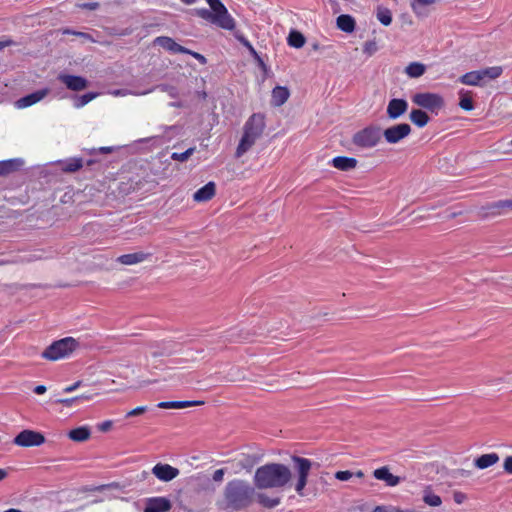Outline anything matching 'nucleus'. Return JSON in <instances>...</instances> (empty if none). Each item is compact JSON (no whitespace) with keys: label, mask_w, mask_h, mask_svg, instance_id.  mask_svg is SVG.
I'll return each mask as SVG.
<instances>
[{"label":"nucleus","mask_w":512,"mask_h":512,"mask_svg":"<svg viewBox=\"0 0 512 512\" xmlns=\"http://www.w3.org/2000/svg\"><path fill=\"white\" fill-rule=\"evenodd\" d=\"M254 496L255 489L248 482L235 479L226 484L221 505L225 510L238 511L250 506Z\"/></svg>","instance_id":"obj_1"},{"label":"nucleus","mask_w":512,"mask_h":512,"mask_svg":"<svg viewBox=\"0 0 512 512\" xmlns=\"http://www.w3.org/2000/svg\"><path fill=\"white\" fill-rule=\"evenodd\" d=\"M290 469L279 463H270L257 468L254 484L259 489L281 488L291 479Z\"/></svg>","instance_id":"obj_2"},{"label":"nucleus","mask_w":512,"mask_h":512,"mask_svg":"<svg viewBox=\"0 0 512 512\" xmlns=\"http://www.w3.org/2000/svg\"><path fill=\"white\" fill-rule=\"evenodd\" d=\"M206 2L210 9H197V16L221 29L229 31L235 29L236 22L234 18L220 0H206Z\"/></svg>","instance_id":"obj_3"},{"label":"nucleus","mask_w":512,"mask_h":512,"mask_svg":"<svg viewBox=\"0 0 512 512\" xmlns=\"http://www.w3.org/2000/svg\"><path fill=\"white\" fill-rule=\"evenodd\" d=\"M265 129L264 116L261 114H253L245 122L243 127V135L236 148L235 156L237 158L248 152L256 141L262 136Z\"/></svg>","instance_id":"obj_4"},{"label":"nucleus","mask_w":512,"mask_h":512,"mask_svg":"<svg viewBox=\"0 0 512 512\" xmlns=\"http://www.w3.org/2000/svg\"><path fill=\"white\" fill-rule=\"evenodd\" d=\"M78 347L79 342L75 338L65 337L48 346L42 353V357L50 361H57L69 357Z\"/></svg>","instance_id":"obj_5"},{"label":"nucleus","mask_w":512,"mask_h":512,"mask_svg":"<svg viewBox=\"0 0 512 512\" xmlns=\"http://www.w3.org/2000/svg\"><path fill=\"white\" fill-rule=\"evenodd\" d=\"M201 401H163L156 405H142L130 410L126 416H136L144 413L156 414L157 408L161 409H184L191 406L201 405Z\"/></svg>","instance_id":"obj_6"},{"label":"nucleus","mask_w":512,"mask_h":512,"mask_svg":"<svg viewBox=\"0 0 512 512\" xmlns=\"http://www.w3.org/2000/svg\"><path fill=\"white\" fill-rule=\"evenodd\" d=\"M411 101L418 107L437 114L445 105L444 98L437 93L418 92L411 96Z\"/></svg>","instance_id":"obj_7"},{"label":"nucleus","mask_w":512,"mask_h":512,"mask_svg":"<svg viewBox=\"0 0 512 512\" xmlns=\"http://www.w3.org/2000/svg\"><path fill=\"white\" fill-rule=\"evenodd\" d=\"M382 133L377 126L365 127L353 135L352 142L360 148L368 149L375 147L381 140Z\"/></svg>","instance_id":"obj_8"},{"label":"nucleus","mask_w":512,"mask_h":512,"mask_svg":"<svg viewBox=\"0 0 512 512\" xmlns=\"http://www.w3.org/2000/svg\"><path fill=\"white\" fill-rule=\"evenodd\" d=\"M292 461L294 463V470L297 473L295 490L302 496L303 490L307 484V478L312 467V462L307 458L299 456H292Z\"/></svg>","instance_id":"obj_9"},{"label":"nucleus","mask_w":512,"mask_h":512,"mask_svg":"<svg viewBox=\"0 0 512 512\" xmlns=\"http://www.w3.org/2000/svg\"><path fill=\"white\" fill-rule=\"evenodd\" d=\"M13 443L24 448L39 447L45 443V436L38 431L25 429L16 435Z\"/></svg>","instance_id":"obj_10"},{"label":"nucleus","mask_w":512,"mask_h":512,"mask_svg":"<svg viewBox=\"0 0 512 512\" xmlns=\"http://www.w3.org/2000/svg\"><path fill=\"white\" fill-rule=\"evenodd\" d=\"M411 133V127L407 123H400L386 128L382 136L389 144H397L408 137Z\"/></svg>","instance_id":"obj_11"},{"label":"nucleus","mask_w":512,"mask_h":512,"mask_svg":"<svg viewBox=\"0 0 512 512\" xmlns=\"http://www.w3.org/2000/svg\"><path fill=\"white\" fill-rule=\"evenodd\" d=\"M408 102L405 99L393 98L388 102L386 113L389 119L396 120L406 113Z\"/></svg>","instance_id":"obj_12"},{"label":"nucleus","mask_w":512,"mask_h":512,"mask_svg":"<svg viewBox=\"0 0 512 512\" xmlns=\"http://www.w3.org/2000/svg\"><path fill=\"white\" fill-rule=\"evenodd\" d=\"M152 473L159 480L168 482L179 475V470L177 468L170 466L169 464L158 463L153 467Z\"/></svg>","instance_id":"obj_13"},{"label":"nucleus","mask_w":512,"mask_h":512,"mask_svg":"<svg viewBox=\"0 0 512 512\" xmlns=\"http://www.w3.org/2000/svg\"><path fill=\"white\" fill-rule=\"evenodd\" d=\"M58 79L72 91H80L87 87V80L81 76L59 74Z\"/></svg>","instance_id":"obj_14"},{"label":"nucleus","mask_w":512,"mask_h":512,"mask_svg":"<svg viewBox=\"0 0 512 512\" xmlns=\"http://www.w3.org/2000/svg\"><path fill=\"white\" fill-rule=\"evenodd\" d=\"M47 94L48 89L38 90L36 92H33L27 96L18 99L15 103V106L18 109L27 108L41 101Z\"/></svg>","instance_id":"obj_15"},{"label":"nucleus","mask_w":512,"mask_h":512,"mask_svg":"<svg viewBox=\"0 0 512 512\" xmlns=\"http://www.w3.org/2000/svg\"><path fill=\"white\" fill-rule=\"evenodd\" d=\"M171 509V503L164 497H154L147 500L144 512H167Z\"/></svg>","instance_id":"obj_16"},{"label":"nucleus","mask_w":512,"mask_h":512,"mask_svg":"<svg viewBox=\"0 0 512 512\" xmlns=\"http://www.w3.org/2000/svg\"><path fill=\"white\" fill-rule=\"evenodd\" d=\"M215 194L216 185L214 182L210 181L193 194V200L198 203L207 202L211 200Z\"/></svg>","instance_id":"obj_17"},{"label":"nucleus","mask_w":512,"mask_h":512,"mask_svg":"<svg viewBox=\"0 0 512 512\" xmlns=\"http://www.w3.org/2000/svg\"><path fill=\"white\" fill-rule=\"evenodd\" d=\"M154 43L163 49L172 53H184L189 52V49L179 45L172 38L160 36L154 40Z\"/></svg>","instance_id":"obj_18"},{"label":"nucleus","mask_w":512,"mask_h":512,"mask_svg":"<svg viewBox=\"0 0 512 512\" xmlns=\"http://www.w3.org/2000/svg\"><path fill=\"white\" fill-rule=\"evenodd\" d=\"M373 475L377 480L385 481L388 486H396L400 483V477L393 475L386 466L374 470Z\"/></svg>","instance_id":"obj_19"},{"label":"nucleus","mask_w":512,"mask_h":512,"mask_svg":"<svg viewBox=\"0 0 512 512\" xmlns=\"http://www.w3.org/2000/svg\"><path fill=\"white\" fill-rule=\"evenodd\" d=\"M331 164L338 170L350 171L357 166V160L352 157L337 156L331 160Z\"/></svg>","instance_id":"obj_20"},{"label":"nucleus","mask_w":512,"mask_h":512,"mask_svg":"<svg viewBox=\"0 0 512 512\" xmlns=\"http://www.w3.org/2000/svg\"><path fill=\"white\" fill-rule=\"evenodd\" d=\"M290 92L287 87L276 86L272 90L271 104L275 107L282 106L289 98Z\"/></svg>","instance_id":"obj_21"},{"label":"nucleus","mask_w":512,"mask_h":512,"mask_svg":"<svg viewBox=\"0 0 512 512\" xmlns=\"http://www.w3.org/2000/svg\"><path fill=\"white\" fill-rule=\"evenodd\" d=\"M150 254L144 252H135L121 255L117 258V262L123 265H135L148 259Z\"/></svg>","instance_id":"obj_22"},{"label":"nucleus","mask_w":512,"mask_h":512,"mask_svg":"<svg viewBox=\"0 0 512 512\" xmlns=\"http://www.w3.org/2000/svg\"><path fill=\"white\" fill-rule=\"evenodd\" d=\"M24 164L20 158L8 159L0 161V175H8L18 169Z\"/></svg>","instance_id":"obj_23"},{"label":"nucleus","mask_w":512,"mask_h":512,"mask_svg":"<svg viewBox=\"0 0 512 512\" xmlns=\"http://www.w3.org/2000/svg\"><path fill=\"white\" fill-rule=\"evenodd\" d=\"M337 28L346 33H352L355 30V19L348 14H342L336 19Z\"/></svg>","instance_id":"obj_24"},{"label":"nucleus","mask_w":512,"mask_h":512,"mask_svg":"<svg viewBox=\"0 0 512 512\" xmlns=\"http://www.w3.org/2000/svg\"><path fill=\"white\" fill-rule=\"evenodd\" d=\"M499 461V456L496 453L483 454L474 460V465L478 469H486L493 466Z\"/></svg>","instance_id":"obj_25"},{"label":"nucleus","mask_w":512,"mask_h":512,"mask_svg":"<svg viewBox=\"0 0 512 512\" xmlns=\"http://www.w3.org/2000/svg\"><path fill=\"white\" fill-rule=\"evenodd\" d=\"M437 0H411L410 6L413 13L417 17H423L427 15L426 7L436 3Z\"/></svg>","instance_id":"obj_26"},{"label":"nucleus","mask_w":512,"mask_h":512,"mask_svg":"<svg viewBox=\"0 0 512 512\" xmlns=\"http://www.w3.org/2000/svg\"><path fill=\"white\" fill-rule=\"evenodd\" d=\"M409 118L419 128L426 126L430 120L428 114L422 109H413L410 112Z\"/></svg>","instance_id":"obj_27"},{"label":"nucleus","mask_w":512,"mask_h":512,"mask_svg":"<svg viewBox=\"0 0 512 512\" xmlns=\"http://www.w3.org/2000/svg\"><path fill=\"white\" fill-rule=\"evenodd\" d=\"M459 81L469 86H481L483 84L479 70L465 73L459 78Z\"/></svg>","instance_id":"obj_28"},{"label":"nucleus","mask_w":512,"mask_h":512,"mask_svg":"<svg viewBox=\"0 0 512 512\" xmlns=\"http://www.w3.org/2000/svg\"><path fill=\"white\" fill-rule=\"evenodd\" d=\"M90 435L91 431L87 426L77 427L68 433L69 438L75 442H84L90 438Z\"/></svg>","instance_id":"obj_29"},{"label":"nucleus","mask_w":512,"mask_h":512,"mask_svg":"<svg viewBox=\"0 0 512 512\" xmlns=\"http://www.w3.org/2000/svg\"><path fill=\"white\" fill-rule=\"evenodd\" d=\"M426 72V65L420 62H411L405 68V73L410 78H419Z\"/></svg>","instance_id":"obj_30"},{"label":"nucleus","mask_w":512,"mask_h":512,"mask_svg":"<svg viewBox=\"0 0 512 512\" xmlns=\"http://www.w3.org/2000/svg\"><path fill=\"white\" fill-rule=\"evenodd\" d=\"M423 501L431 507H438L442 504L441 498L432 492L430 486H426L423 491Z\"/></svg>","instance_id":"obj_31"},{"label":"nucleus","mask_w":512,"mask_h":512,"mask_svg":"<svg viewBox=\"0 0 512 512\" xmlns=\"http://www.w3.org/2000/svg\"><path fill=\"white\" fill-rule=\"evenodd\" d=\"M459 106L465 111H471L474 109V104L470 96V92L464 89L459 90Z\"/></svg>","instance_id":"obj_32"},{"label":"nucleus","mask_w":512,"mask_h":512,"mask_svg":"<svg viewBox=\"0 0 512 512\" xmlns=\"http://www.w3.org/2000/svg\"><path fill=\"white\" fill-rule=\"evenodd\" d=\"M479 71L481 74L482 82L484 83L485 80H493L500 77V75L503 72V69L500 66H493L481 69Z\"/></svg>","instance_id":"obj_33"},{"label":"nucleus","mask_w":512,"mask_h":512,"mask_svg":"<svg viewBox=\"0 0 512 512\" xmlns=\"http://www.w3.org/2000/svg\"><path fill=\"white\" fill-rule=\"evenodd\" d=\"M488 209L491 210V213L493 214H500L503 210L512 212V199L499 200L494 202L488 206Z\"/></svg>","instance_id":"obj_34"},{"label":"nucleus","mask_w":512,"mask_h":512,"mask_svg":"<svg viewBox=\"0 0 512 512\" xmlns=\"http://www.w3.org/2000/svg\"><path fill=\"white\" fill-rule=\"evenodd\" d=\"M154 90V88L145 90V91H133L129 89H114L109 91L108 93L114 97H125L128 95H134V96H141L146 95L148 93H151Z\"/></svg>","instance_id":"obj_35"},{"label":"nucleus","mask_w":512,"mask_h":512,"mask_svg":"<svg viewBox=\"0 0 512 512\" xmlns=\"http://www.w3.org/2000/svg\"><path fill=\"white\" fill-rule=\"evenodd\" d=\"M288 44L294 48H301L305 44V37L298 31H291L287 38Z\"/></svg>","instance_id":"obj_36"},{"label":"nucleus","mask_w":512,"mask_h":512,"mask_svg":"<svg viewBox=\"0 0 512 512\" xmlns=\"http://www.w3.org/2000/svg\"><path fill=\"white\" fill-rule=\"evenodd\" d=\"M376 16L378 21L384 26H389L392 22V14L388 8L378 7Z\"/></svg>","instance_id":"obj_37"},{"label":"nucleus","mask_w":512,"mask_h":512,"mask_svg":"<svg viewBox=\"0 0 512 512\" xmlns=\"http://www.w3.org/2000/svg\"><path fill=\"white\" fill-rule=\"evenodd\" d=\"M257 501L266 508H274L279 505L280 498H270L269 496L260 493L257 495Z\"/></svg>","instance_id":"obj_38"},{"label":"nucleus","mask_w":512,"mask_h":512,"mask_svg":"<svg viewBox=\"0 0 512 512\" xmlns=\"http://www.w3.org/2000/svg\"><path fill=\"white\" fill-rule=\"evenodd\" d=\"M82 159L72 158L62 163V169L66 172H75L82 167Z\"/></svg>","instance_id":"obj_39"},{"label":"nucleus","mask_w":512,"mask_h":512,"mask_svg":"<svg viewBox=\"0 0 512 512\" xmlns=\"http://www.w3.org/2000/svg\"><path fill=\"white\" fill-rule=\"evenodd\" d=\"M98 96V93L89 92L84 95H81L79 97H76L74 100V107L75 108H81L88 104L90 101L95 99Z\"/></svg>","instance_id":"obj_40"},{"label":"nucleus","mask_w":512,"mask_h":512,"mask_svg":"<svg viewBox=\"0 0 512 512\" xmlns=\"http://www.w3.org/2000/svg\"><path fill=\"white\" fill-rule=\"evenodd\" d=\"M89 400H90V396L81 395V396H77V397L70 398V399L60 400V402L62 404H64L65 406L74 407V406L84 404V403L88 402Z\"/></svg>","instance_id":"obj_41"},{"label":"nucleus","mask_w":512,"mask_h":512,"mask_svg":"<svg viewBox=\"0 0 512 512\" xmlns=\"http://www.w3.org/2000/svg\"><path fill=\"white\" fill-rule=\"evenodd\" d=\"M194 150V148H189L181 153L174 152L172 153L171 158L176 161L184 162L194 153Z\"/></svg>","instance_id":"obj_42"},{"label":"nucleus","mask_w":512,"mask_h":512,"mask_svg":"<svg viewBox=\"0 0 512 512\" xmlns=\"http://www.w3.org/2000/svg\"><path fill=\"white\" fill-rule=\"evenodd\" d=\"M236 39L248 49L251 55L258 57V54L252 44L243 35H236Z\"/></svg>","instance_id":"obj_43"},{"label":"nucleus","mask_w":512,"mask_h":512,"mask_svg":"<svg viewBox=\"0 0 512 512\" xmlns=\"http://www.w3.org/2000/svg\"><path fill=\"white\" fill-rule=\"evenodd\" d=\"M378 47L375 41H368L364 44L363 51L371 56L377 51Z\"/></svg>","instance_id":"obj_44"},{"label":"nucleus","mask_w":512,"mask_h":512,"mask_svg":"<svg viewBox=\"0 0 512 512\" xmlns=\"http://www.w3.org/2000/svg\"><path fill=\"white\" fill-rule=\"evenodd\" d=\"M353 476V473L346 470V471H338L335 474V478L340 481H347Z\"/></svg>","instance_id":"obj_45"},{"label":"nucleus","mask_w":512,"mask_h":512,"mask_svg":"<svg viewBox=\"0 0 512 512\" xmlns=\"http://www.w3.org/2000/svg\"><path fill=\"white\" fill-rule=\"evenodd\" d=\"M113 426V422L111 420L104 421L103 423L98 425V429L101 432H108L111 430Z\"/></svg>","instance_id":"obj_46"},{"label":"nucleus","mask_w":512,"mask_h":512,"mask_svg":"<svg viewBox=\"0 0 512 512\" xmlns=\"http://www.w3.org/2000/svg\"><path fill=\"white\" fill-rule=\"evenodd\" d=\"M453 499L457 504H461L466 500V495L462 492L456 491L453 494Z\"/></svg>","instance_id":"obj_47"},{"label":"nucleus","mask_w":512,"mask_h":512,"mask_svg":"<svg viewBox=\"0 0 512 512\" xmlns=\"http://www.w3.org/2000/svg\"><path fill=\"white\" fill-rule=\"evenodd\" d=\"M184 54L192 55L195 59H197L202 64L206 63V58L202 54H200V53L193 52V51L189 50V52H184Z\"/></svg>","instance_id":"obj_48"},{"label":"nucleus","mask_w":512,"mask_h":512,"mask_svg":"<svg viewBox=\"0 0 512 512\" xmlns=\"http://www.w3.org/2000/svg\"><path fill=\"white\" fill-rule=\"evenodd\" d=\"M224 473L225 472H224L223 469H217L213 473V480L216 481V482H221L223 480Z\"/></svg>","instance_id":"obj_49"},{"label":"nucleus","mask_w":512,"mask_h":512,"mask_svg":"<svg viewBox=\"0 0 512 512\" xmlns=\"http://www.w3.org/2000/svg\"><path fill=\"white\" fill-rule=\"evenodd\" d=\"M504 470L509 473V474H512V456H509L505 459L504 461Z\"/></svg>","instance_id":"obj_50"},{"label":"nucleus","mask_w":512,"mask_h":512,"mask_svg":"<svg viewBox=\"0 0 512 512\" xmlns=\"http://www.w3.org/2000/svg\"><path fill=\"white\" fill-rule=\"evenodd\" d=\"M78 7L82 8V9L95 10L98 7V3L97 2L83 3V4H79Z\"/></svg>","instance_id":"obj_51"},{"label":"nucleus","mask_w":512,"mask_h":512,"mask_svg":"<svg viewBox=\"0 0 512 512\" xmlns=\"http://www.w3.org/2000/svg\"><path fill=\"white\" fill-rule=\"evenodd\" d=\"M41 259L40 255L37 254H29L21 259L22 262H32Z\"/></svg>","instance_id":"obj_52"},{"label":"nucleus","mask_w":512,"mask_h":512,"mask_svg":"<svg viewBox=\"0 0 512 512\" xmlns=\"http://www.w3.org/2000/svg\"><path fill=\"white\" fill-rule=\"evenodd\" d=\"M79 385H80V382H76L73 385L65 387L63 391L65 393L73 392L74 390H76L79 387Z\"/></svg>","instance_id":"obj_53"},{"label":"nucleus","mask_w":512,"mask_h":512,"mask_svg":"<svg viewBox=\"0 0 512 512\" xmlns=\"http://www.w3.org/2000/svg\"><path fill=\"white\" fill-rule=\"evenodd\" d=\"M47 388L44 385H38L34 388V392L38 395L44 394L46 392Z\"/></svg>","instance_id":"obj_54"},{"label":"nucleus","mask_w":512,"mask_h":512,"mask_svg":"<svg viewBox=\"0 0 512 512\" xmlns=\"http://www.w3.org/2000/svg\"><path fill=\"white\" fill-rule=\"evenodd\" d=\"M394 509H389L385 506H377L372 512H393Z\"/></svg>","instance_id":"obj_55"},{"label":"nucleus","mask_w":512,"mask_h":512,"mask_svg":"<svg viewBox=\"0 0 512 512\" xmlns=\"http://www.w3.org/2000/svg\"><path fill=\"white\" fill-rule=\"evenodd\" d=\"M64 33H71V34L80 36V37L85 38V39H89L90 38L88 34L83 33V32H71L69 30H65Z\"/></svg>","instance_id":"obj_56"},{"label":"nucleus","mask_w":512,"mask_h":512,"mask_svg":"<svg viewBox=\"0 0 512 512\" xmlns=\"http://www.w3.org/2000/svg\"><path fill=\"white\" fill-rule=\"evenodd\" d=\"M160 89H161L162 91H169V94H170L171 96H173V97L175 96V89H174V88H170V89H168V87H167V86L162 85V86H160Z\"/></svg>","instance_id":"obj_57"},{"label":"nucleus","mask_w":512,"mask_h":512,"mask_svg":"<svg viewBox=\"0 0 512 512\" xmlns=\"http://www.w3.org/2000/svg\"><path fill=\"white\" fill-rule=\"evenodd\" d=\"M7 476V471L4 469H0V481L3 480Z\"/></svg>","instance_id":"obj_58"},{"label":"nucleus","mask_w":512,"mask_h":512,"mask_svg":"<svg viewBox=\"0 0 512 512\" xmlns=\"http://www.w3.org/2000/svg\"><path fill=\"white\" fill-rule=\"evenodd\" d=\"M186 5H192L196 2V0H181Z\"/></svg>","instance_id":"obj_59"},{"label":"nucleus","mask_w":512,"mask_h":512,"mask_svg":"<svg viewBox=\"0 0 512 512\" xmlns=\"http://www.w3.org/2000/svg\"><path fill=\"white\" fill-rule=\"evenodd\" d=\"M4 512H22V511H21V510H19V509L11 508V509H8V510H6V511H4Z\"/></svg>","instance_id":"obj_60"},{"label":"nucleus","mask_w":512,"mask_h":512,"mask_svg":"<svg viewBox=\"0 0 512 512\" xmlns=\"http://www.w3.org/2000/svg\"><path fill=\"white\" fill-rule=\"evenodd\" d=\"M357 477L361 478L364 476L363 472L362 471H357L356 474H355Z\"/></svg>","instance_id":"obj_61"},{"label":"nucleus","mask_w":512,"mask_h":512,"mask_svg":"<svg viewBox=\"0 0 512 512\" xmlns=\"http://www.w3.org/2000/svg\"><path fill=\"white\" fill-rule=\"evenodd\" d=\"M7 45V42H0V51Z\"/></svg>","instance_id":"obj_62"}]
</instances>
